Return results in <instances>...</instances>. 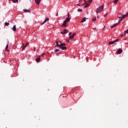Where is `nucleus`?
Returning <instances> with one entry per match:
<instances>
[{"label":"nucleus","instance_id":"nucleus-44","mask_svg":"<svg viewBox=\"0 0 128 128\" xmlns=\"http://www.w3.org/2000/svg\"><path fill=\"white\" fill-rule=\"evenodd\" d=\"M126 33H124V35L126 36Z\"/></svg>","mask_w":128,"mask_h":128},{"label":"nucleus","instance_id":"nucleus-8","mask_svg":"<svg viewBox=\"0 0 128 128\" xmlns=\"http://www.w3.org/2000/svg\"><path fill=\"white\" fill-rule=\"evenodd\" d=\"M76 34V33L72 34L71 36H70L69 37V40H72V38H74V35Z\"/></svg>","mask_w":128,"mask_h":128},{"label":"nucleus","instance_id":"nucleus-47","mask_svg":"<svg viewBox=\"0 0 128 128\" xmlns=\"http://www.w3.org/2000/svg\"><path fill=\"white\" fill-rule=\"evenodd\" d=\"M79 2H82V0H80Z\"/></svg>","mask_w":128,"mask_h":128},{"label":"nucleus","instance_id":"nucleus-30","mask_svg":"<svg viewBox=\"0 0 128 128\" xmlns=\"http://www.w3.org/2000/svg\"><path fill=\"white\" fill-rule=\"evenodd\" d=\"M108 12H107V13L104 16V18H106V16H108Z\"/></svg>","mask_w":128,"mask_h":128},{"label":"nucleus","instance_id":"nucleus-12","mask_svg":"<svg viewBox=\"0 0 128 128\" xmlns=\"http://www.w3.org/2000/svg\"><path fill=\"white\" fill-rule=\"evenodd\" d=\"M35 2L36 4H40V0H35Z\"/></svg>","mask_w":128,"mask_h":128},{"label":"nucleus","instance_id":"nucleus-48","mask_svg":"<svg viewBox=\"0 0 128 128\" xmlns=\"http://www.w3.org/2000/svg\"><path fill=\"white\" fill-rule=\"evenodd\" d=\"M94 30H96V28H94Z\"/></svg>","mask_w":128,"mask_h":128},{"label":"nucleus","instance_id":"nucleus-3","mask_svg":"<svg viewBox=\"0 0 128 128\" xmlns=\"http://www.w3.org/2000/svg\"><path fill=\"white\" fill-rule=\"evenodd\" d=\"M68 32V30L66 29H64L62 32H61V34H66Z\"/></svg>","mask_w":128,"mask_h":128},{"label":"nucleus","instance_id":"nucleus-23","mask_svg":"<svg viewBox=\"0 0 128 128\" xmlns=\"http://www.w3.org/2000/svg\"><path fill=\"white\" fill-rule=\"evenodd\" d=\"M93 0H89L88 2L90 4L92 2Z\"/></svg>","mask_w":128,"mask_h":128},{"label":"nucleus","instance_id":"nucleus-15","mask_svg":"<svg viewBox=\"0 0 128 128\" xmlns=\"http://www.w3.org/2000/svg\"><path fill=\"white\" fill-rule=\"evenodd\" d=\"M56 46H59V48H60V44H58V41H56Z\"/></svg>","mask_w":128,"mask_h":128},{"label":"nucleus","instance_id":"nucleus-27","mask_svg":"<svg viewBox=\"0 0 128 128\" xmlns=\"http://www.w3.org/2000/svg\"><path fill=\"white\" fill-rule=\"evenodd\" d=\"M122 22V19H120V20H118V24H120V22Z\"/></svg>","mask_w":128,"mask_h":128},{"label":"nucleus","instance_id":"nucleus-21","mask_svg":"<svg viewBox=\"0 0 128 128\" xmlns=\"http://www.w3.org/2000/svg\"><path fill=\"white\" fill-rule=\"evenodd\" d=\"M109 44H114V42L113 41V42H108Z\"/></svg>","mask_w":128,"mask_h":128},{"label":"nucleus","instance_id":"nucleus-19","mask_svg":"<svg viewBox=\"0 0 128 128\" xmlns=\"http://www.w3.org/2000/svg\"><path fill=\"white\" fill-rule=\"evenodd\" d=\"M4 26H10V23L6 22L4 23Z\"/></svg>","mask_w":128,"mask_h":128},{"label":"nucleus","instance_id":"nucleus-37","mask_svg":"<svg viewBox=\"0 0 128 128\" xmlns=\"http://www.w3.org/2000/svg\"><path fill=\"white\" fill-rule=\"evenodd\" d=\"M118 18L122 19V16H118Z\"/></svg>","mask_w":128,"mask_h":128},{"label":"nucleus","instance_id":"nucleus-40","mask_svg":"<svg viewBox=\"0 0 128 128\" xmlns=\"http://www.w3.org/2000/svg\"><path fill=\"white\" fill-rule=\"evenodd\" d=\"M84 4H86V2H87V1H86V0H84Z\"/></svg>","mask_w":128,"mask_h":128},{"label":"nucleus","instance_id":"nucleus-29","mask_svg":"<svg viewBox=\"0 0 128 128\" xmlns=\"http://www.w3.org/2000/svg\"><path fill=\"white\" fill-rule=\"evenodd\" d=\"M118 23H116L115 24H114V26H118Z\"/></svg>","mask_w":128,"mask_h":128},{"label":"nucleus","instance_id":"nucleus-1","mask_svg":"<svg viewBox=\"0 0 128 128\" xmlns=\"http://www.w3.org/2000/svg\"><path fill=\"white\" fill-rule=\"evenodd\" d=\"M70 18H66V20H64V22L62 26V28H66V24L68 22H70Z\"/></svg>","mask_w":128,"mask_h":128},{"label":"nucleus","instance_id":"nucleus-33","mask_svg":"<svg viewBox=\"0 0 128 128\" xmlns=\"http://www.w3.org/2000/svg\"><path fill=\"white\" fill-rule=\"evenodd\" d=\"M66 42H70V39H68V40L67 39Z\"/></svg>","mask_w":128,"mask_h":128},{"label":"nucleus","instance_id":"nucleus-17","mask_svg":"<svg viewBox=\"0 0 128 128\" xmlns=\"http://www.w3.org/2000/svg\"><path fill=\"white\" fill-rule=\"evenodd\" d=\"M23 10L25 12H30V10Z\"/></svg>","mask_w":128,"mask_h":128},{"label":"nucleus","instance_id":"nucleus-39","mask_svg":"<svg viewBox=\"0 0 128 128\" xmlns=\"http://www.w3.org/2000/svg\"><path fill=\"white\" fill-rule=\"evenodd\" d=\"M119 14H120V16H122V13L120 12V13H119Z\"/></svg>","mask_w":128,"mask_h":128},{"label":"nucleus","instance_id":"nucleus-28","mask_svg":"<svg viewBox=\"0 0 128 128\" xmlns=\"http://www.w3.org/2000/svg\"><path fill=\"white\" fill-rule=\"evenodd\" d=\"M60 52V49H56L55 50V52Z\"/></svg>","mask_w":128,"mask_h":128},{"label":"nucleus","instance_id":"nucleus-20","mask_svg":"<svg viewBox=\"0 0 128 128\" xmlns=\"http://www.w3.org/2000/svg\"><path fill=\"white\" fill-rule=\"evenodd\" d=\"M12 2H13L14 4H16V2H18V0H12Z\"/></svg>","mask_w":128,"mask_h":128},{"label":"nucleus","instance_id":"nucleus-7","mask_svg":"<svg viewBox=\"0 0 128 128\" xmlns=\"http://www.w3.org/2000/svg\"><path fill=\"white\" fill-rule=\"evenodd\" d=\"M90 3L88 2V3L86 4V5L84 6V8H88V6H90Z\"/></svg>","mask_w":128,"mask_h":128},{"label":"nucleus","instance_id":"nucleus-34","mask_svg":"<svg viewBox=\"0 0 128 128\" xmlns=\"http://www.w3.org/2000/svg\"><path fill=\"white\" fill-rule=\"evenodd\" d=\"M76 6H80L81 4H76Z\"/></svg>","mask_w":128,"mask_h":128},{"label":"nucleus","instance_id":"nucleus-50","mask_svg":"<svg viewBox=\"0 0 128 128\" xmlns=\"http://www.w3.org/2000/svg\"><path fill=\"white\" fill-rule=\"evenodd\" d=\"M10 2V0H8Z\"/></svg>","mask_w":128,"mask_h":128},{"label":"nucleus","instance_id":"nucleus-18","mask_svg":"<svg viewBox=\"0 0 128 128\" xmlns=\"http://www.w3.org/2000/svg\"><path fill=\"white\" fill-rule=\"evenodd\" d=\"M126 15H122V16L121 17V20H124V18H126Z\"/></svg>","mask_w":128,"mask_h":128},{"label":"nucleus","instance_id":"nucleus-25","mask_svg":"<svg viewBox=\"0 0 128 128\" xmlns=\"http://www.w3.org/2000/svg\"><path fill=\"white\" fill-rule=\"evenodd\" d=\"M120 41V39H116V40H114V42H118Z\"/></svg>","mask_w":128,"mask_h":128},{"label":"nucleus","instance_id":"nucleus-32","mask_svg":"<svg viewBox=\"0 0 128 128\" xmlns=\"http://www.w3.org/2000/svg\"><path fill=\"white\" fill-rule=\"evenodd\" d=\"M110 28H114V25L112 26H110Z\"/></svg>","mask_w":128,"mask_h":128},{"label":"nucleus","instance_id":"nucleus-38","mask_svg":"<svg viewBox=\"0 0 128 128\" xmlns=\"http://www.w3.org/2000/svg\"><path fill=\"white\" fill-rule=\"evenodd\" d=\"M126 16H128V12L126 13Z\"/></svg>","mask_w":128,"mask_h":128},{"label":"nucleus","instance_id":"nucleus-10","mask_svg":"<svg viewBox=\"0 0 128 128\" xmlns=\"http://www.w3.org/2000/svg\"><path fill=\"white\" fill-rule=\"evenodd\" d=\"M60 46H66V43H62L61 42H60Z\"/></svg>","mask_w":128,"mask_h":128},{"label":"nucleus","instance_id":"nucleus-41","mask_svg":"<svg viewBox=\"0 0 128 128\" xmlns=\"http://www.w3.org/2000/svg\"><path fill=\"white\" fill-rule=\"evenodd\" d=\"M44 56V53H43L42 55V56Z\"/></svg>","mask_w":128,"mask_h":128},{"label":"nucleus","instance_id":"nucleus-24","mask_svg":"<svg viewBox=\"0 0 128 128\" xmlns=\"http://www.w3.org/2000/svg\"><path fill=\"white\" fill-rule=\"evenodd\" d=\"M92 22H96V18H94L92 20Z\"/></svg>","mask_w":128,"mask_h":128},{"label":"nucleus","instance_id":"nucleus-11","mask_svg":"<svg viewBox=\"0 0 128 128\" xmlns=\"http://www.w3.org/2000/svg\"><path fill=\"white\" fill-rule=\"evenodd\" d=\"M40 56H39L38 58H36V62H40Z\"/></svg>","mask_w":128,"mask_h":128},{"label":"nucleus","instance_id":"nucleus-26","mask_svg":"<svg viewBox=\"0 0 128 128\" xmlns=\"http://www.w3.org/2000/svg\"><path fill=\"white\" fill-rule=\"evenodd\" d=\"M78 12H82V9L78 8Z\"/></svg>","mask_w":128,"mask_h":128},{"label":"nucleus","instance_id":"nucleus-46","mask_svg":"<svg viewBox=\"0 0 128 128\" xmlns=\"http://www.w3.org/2000/svg\"><path fill=\"white\" fill-rule=\"evenodd\" d=\"M124 40H126V38H125V39H124Z\"/></svg>","mask_w":128,"mask_h":128},{"label":"nucleus","instance_id":"nucleus-45","mask_svg":"<svg viewBox=\"0 0 128 128\" xmlns=\"http://www.w3.org/2000/svg\"><path fill=\"white\" fill-rule=\"evenodd\" d=\"M34 52L36 50V48H34Z\"/></svg>","mask_w":128,"mask_h":128},{"label":"nucleus","instance_id":"nucleus-6","mask_svg":"<svg viewBox=\"0 0 128 128\" xmlns=\"http://www.w3.org/2000/svg\"><path fill=\"white\" fill-rule=\"evenodd\" d=\"M48 20H50V18H46L45 19V20L42 23V25L44 24H46V22H48Z\"/></svg>","mask_w":128,"mask_h":128},{"label":"nucleus","instance_id":"nucleus-13","mask_svg":"<svg viewBox=\"0 0 128 128\" xmlns=\"http://www.w3.org/2000/svg\"><path fill=\"white\" fill-rule=\"evenodd\" d=\"M86 20V18H83L82 20L80 21V22H84Z\"/></svg>","mask_w":128,"mask_h":128},{"label":"nucleus","instance_id":"nucleus-2","mask_svg":"<svg viewBox=\"0 0 128 128\" xmlns=\"http://www.w3.org/2000/svg\"><path fill=\"white\" fill-rule=\"evenodd\" d=\"M104 5H102L100 6L97 8L96 10V14H99L100 12H102V10H104Z\"/></svg>","mask_w":128,"mask_h":128},{"label":"nucleus","instance_id":"nucleus-5","mask_svg":"<svg viewBox=\"0 0 128 128\" xmlns=\"http://www.w3.org/2000/svg\"><path fill=\"white\" fill-rule=\"evenodd\" d=\"M122 48H119L116 52V54H122Z\"/></svg>","mask_w":128,"mask_h":128},{"label":"nucleus","instance_id":"nucleus-42","mask_svg":"<svg viewBox=\"0 0 128 128\" xmlns=\"http://www.w3.org/2000/svg\"><path fill=\"white\" fill-rule=\"evenodd\" d=\"M124 36V34H122L121 35V38H122V36Z\"/></svg>","mask_w":128,"mask_h":128},{"label":"nucleus","instance_id":"nucleus-35","mask_svg":"<svg viewBox=\"0 0 128 128\" xmlns=\"http://www.w3.org/2000/svg\"><path fill=\"white\" fill-rule=\"evenodd\" d=\"M58 16V12H57L56 14V16Z\"/></svg>","mask_w":128,"mask_h":128},{"label":"nucleus","instance_id":"nucleus-9","mask_svg":"<svg viewBox=\"0 0 128 128\" xmlns=\"http://www.w3.org/2000/svg\"><path fill=\"white\" fill-rule=\"evenodd\" d=\"M59 48H60L62 50H66V46H60Z\"/></svg>","mask_w":128,"mask_h":128},{"label":"nucleus","instance_id":"nucleus-4","mask_svg":"<svg viewBox=\"0 0 128 128\" xmlns=\"http://www.w3.org/2000/svg\"><path fill=\"white\" fill-rule=\"evenodd\" d=\"M28 44H29L28 42H26L25 46H24V44H22V50H24V48H26V46H28Z\"/></svg>","mask_w":128,"mask_h":128},{"label":"nucleus","instance_id":"nucleus-51","mask_svg":"<svg viewBox=\"0 0 128 128\" xmlns=\"http://www.w3.org/2000/svg\"><path fill=\"white\" fill-rule=\"evenodd\" d=\"M109 4H110V3H109Z\"/></svg>","mask_w":128,"mask_h":128},{"label":"nucleus","instance_id":"nucleus-14","mask_svg":"<svg viewBox=\"0 0 128 128\" xmlns=\"http://www.w3.org/2000/svg\"><path fill=\"white\" fill-rule=\"evenodd\" d=\"M12 30L14 32H16V25H14L12 28Z\"/></svg>","mask_w":128,"mask_h":128},{"label":"nucleus","instance_id":"nucleus-22","mask_svg":"<svg viewBox=\"0 0 128 128\" xmlns=\"http://www.w3.org/2000/svg\"><path fill=\"white\" fill-rule=\"evenodd\" d=\"M118 0H115L113 2L114 4H118Z\"/></svg>","mask_w":128,"mask_h":128},{"label":"nucleus","instance_id":"nucleus-43","mask_svg":"<svg viewBox=\"0 0 128 128\" xmlns=\"http://www.w3.org/2000/svg\"><path fill=\"white\" fill-rule=\"evenodd\" d=\"M85 4L84 3V4H81V6H84V4Z\"/></svg>","mask_w":128,"mask_h":128},{"label":"nucleus","instance_id":"nucleus-31","mask_svg":"<svg viewBox=\"0 0 128 128\" xmlns=\"http://www.w3.org/2000/svg\"><path fill=\"white\" fill-rule=\"evenodd\" d=\"M68 18H70V14H68Z\"/></svg>","mask_w":128,"mask_h":128},{"label":"nucleus","instance_id":"nucleus-16","mask_svg":"<svg viewBox=\"0 0 128 128\" xmlns=\"http://www.w3.org/2000/svg\"><path fill=\"white\" fill-rule=\"evenodd\" d=\"M6 50L7 52H9L8 50V44H7L6 48Z\"/></svg>","mask_w":128,"mask_h":128},{"label":"nucleus","instance_id":"nucleus-36","mask_svg":"<svg viewBox=\"0 0 128 128\" xmlns=\"http://www.w3.org/2000/svg\"><path fill=\"white\" fill-rule=\"evenodd\" d=\"M68 36H72V32H70L69 33Z\"/></svg>","mask_w":128,"mask_h":128},{"label":"nucleus","instance_id":"nucleus-49","mask_svg":"<svg viewBox=\"0 0 128 128\" xmlns=\"http://www.w3.org/2000/svg\"><path fill=\"white\" fill-rule=\"evenodd\" d=\"M99 18V17H98V16H97V18Z\"/></svg>","mask_w":128,"mask_h":128}]
</instances>
